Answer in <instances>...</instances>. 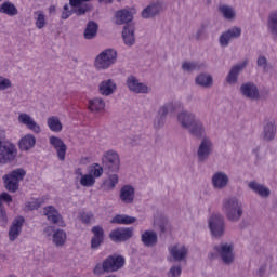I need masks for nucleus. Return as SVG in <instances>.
I'll return each mask as SVG.
<instances>
[{
  "label": "nucleus",
  "mask_w": 277,
  "mask_h": 277,
  "mask_svg": "<svg viewBox=\"0 0 277 277\" xmlns=\"http://www.w3.org/2000/svg\"><path fill=\"white\" fill-rule=\"evenodd\" d=\"M179 122H181L182 127L185 129H189L192 135L195 137H202V133H205V129H202V123L194 119V115L189 113H181L177 116Z\"/></svg>",
  "instance_id": "obj_1"
},
{
  "label": "nucleus",
  "mask_w": 277,
  "mask_h": 277,
  "mask_svg": "<svg viewBox=\"0 0 277 277\" xmlns=\"http://www.w3.org/2000/svg\"><path fill=\"white\" fill-rule=\"evenodd\" d=\"M18 156L16 144L11 141H0V164L12 163Z\"/></svg>",
  "instance_id": "obj_2"
},
{
  "label": "nucleus",
  "mask_w": 277,
  "mask_h": 277,
  "mask_svg": "<svg viewBox=\"0 0 277 277\" xmlns=\"http://www.w3.org/2000/svg\"><path fill=\"white\" fill-rule=\"evenodd\" d=\"M25 170L16 169L4 176V185L8 192H17L21 181L25 179Z\"/></svg>",
  "instance_id": "obj_3"
},
{
  "label": "nucleus",
  "mask_w": 277,
  "mask_h": 277,
  "mask_svg": "<svg viewBox=\"0 0 277 277\" xmlns=\"http://www.w3.org/2000/svg\"><path fill=\"white\" fill-rule=\"evenodd\" d=\"M224 209L227 213V220L230 222H237L241 217L243 210H241V203L236 198H230L224 202Z\"/></svg>",
  "instance_id": "obj_4"
},
{
  "label": "nucleus",
  "mask_w": 277,
  "mask_h": 277,
  "mask_svg": "<svg viewBox=\"0 0 277 277\" xmlns=\"http://www.w3.org/2000/svg\"><path fill=\"white\" fill-rule=\"evenodd\" d=\"M124 256L122 255H118V254H114V255H109L102 264V267L104 269V272H118V269H122V267H124Z\"/></svg>",
  "instance_id": "obj_5"
},
{
  "label": "nucleus",
  "mask_w": 277,
  "mask_h": 277,
  "mask_svg": "<svg viewBox=\"0 0 277 277\" xmlns=\"http://www.w3.org/2000/svg\"><path fill=\"white\" fill-rule=\"evenodd\" d=\"M118 54L115 50L108 49L103 51L95 60L96 68H109L116 62Z\"/></svg>",
  "instance_id": "obj_6"
},
{
  "label": "nucleus",
  "mask_w": 277,
  "mask_h": 277,
  "mask_svg": "<svg viewBox=\"0 0 277 277\" xmlns=\"http://www.w3.org/2000/svg\"><path fill=\"white\" fill-rule=\"evenodd\" d=\"M209 228L213 237H222L224 235V217L220 214H214L209 220Z\"/></svg>",
  "instance_id": "obj_7"
},
{
  "label": "nucleus",
  "mask_w": 277,
  "mask_h": 277,
  "mask_svg": "<svg viewBox=\"0 0 277 277\" xmlns=\"http://www.w3.org/2000/svg\"><path fill=\"white\" fill-rule=\"evenodd\" d=\"M49 142L50 145H52V147L54 148V150H56L58 160L66 161V151L68 150V147L66 146L64 141H62V138L57 136L52 135L49 137Z\"/></svg>",
  "instance_id": "obj_8"
},
{
  "label": "nucleus",
  "mask_w": 277,
  "mask_h": 277,
  "mask_svg": "<svg viewBox=\"0 0 277 277\" xmlns=\"http://www.w3.org/2000/svg\"><path fill=\"white\" fill-rule=\"evenodd\" d=\"M133 237V228H117L110 232L109 239L115 243H120L121 241H128Z\"/></svg>",
  "instance_id": "obj_9"
},
{
  "label": "nucleus",
  "mask_w": 277,
  "mask_h": 277,
  "mask_svg": "<svg viewBox=\"0 0 277 277\" xmlns=\"http://www.w3.org/2000/svg\"><path fill=\"white\" fill-rule=\"evenodd\" d=\"M43 213L52 224H56L57 226L64 227L66 223L64 222V217L60 214V211L55 209L53 206H48L43 209Z\"/></svg>",
  "instance_id": "obj_10"
},
{
  "label": "nucleus",
  "mask_w": 277,
  "mask_h": 277,
  "mask_svg": "<svg viewBox=\"0 0 277 277\" xmlns=\"http://www.w3.org/2000/svg\"><path fill=\"white\" fill-rule=\"evenodd\" d=\"M103 163L110 172H118L120 170V158L116 151H107L104 155Z\"/></svg>",
  "instance_id": "obj_11"
},
{
  "label": "nucleus",
  "mask_w": 277,
  "mask_h": 277,
  "mask_svg": "<svg viewBox=\"0 0 277 277\" xmlns=\"http://www.w3.org/2000/svg\"><path fill=\"white\" fill-rule=\"evenodd\" d=\"M219 252L222 261L227 265L235 261V255L233 254V245H222L221 247L214 248Z\"/></svg>",
  "instance_id": "obj_12"
},
{
  "label": "nucleus",
  "mask_w": 277,
  "mask_h": 277,
  "mask_svg": "<svg viewBox=\"0 0 277 277\" xmlns=\"http://www.w3.org/2000/svg\"><path fill=\"white\" fill-rule=\"evenodd\" d=\"M127 85L131 92H135L136 94H146L148 93V88L146 84L141 83L138 79L134 76H130L127 80Z\"/></svg>",
  "instance_id": "obj_13"
},
{
  "label": "nucleus",
  "mask_w": 277,
  "mask_h": 277,
  "mask_svg": "<svg viewBox=\"0 0 277 277\" xmlns=\"http://www.w3.org/2000/svg\"><path fill=\"white\" fill-rule=\"evenodd\" d=\"M88 1L91 0H69L70 8L75 10L76 16H83V14L90 12Z\"/></svg>",
  "instance_id": "obj_14"
},
{
  "label": "nucleus",
  "mask_w": 277,
  "mask_h": 277,
  "mask_svg": "<svg viewBox=\"0 0 277 277\" xmlns=\"http://www.w3.org/2000/svg\"><path fill=\"white\" fill-rule=\"evenodd\" d=\"M18 122L21 124H25V127H27V129H29L34 133H40L41 131L40 126L37 124L34 118H31V116H29L28 114H25V113L19 114Z\"/></svg>",
  "instance_id": "obj_15"
},
{
  "label": "nucleus",
  "mask_w": 277,
  "mask_h": 277,
  "mask_svg": "<svg viewBox=\"0 0 277 277\" xmlns=\"http://www.w3.org/2000/svg\"><path fill=\"white\" fill-rule=\"evenodd\" d=\"M23 224H25V219L23 216H18L13 221V224L9 230L10 241H14L21 235V230H23Z\"/></svg>",
  "instance_id": "obj_16"
},
{
  "label": "nucleus",
  "mask_w": 277,
  "mask_h": 277,
  "mask_svg": "<svg viewBox=\"0 0 277 277\" xmlns=\"http://www.w3.org/2000/svg\"><path fill=\"white\" fill-rule=\"evenodd\" d=\"M93 237L91 239V248L96 249L105 241V230L102 226H93L91 229Z\"/></svg>",
  "instance_id": "obj_17"
},
{
  "label": "nucleus",
  "mask_w": 277,
  "mask_h": 277,
  "mask_svg": "<svg viewBox=\"0 0 277 277\" xmlns=\"http://www.w3.org/2000/svg\"><path fill=\"white\" fill-rule=\"evenodd\" d=\"M239 36H241V28L234 27L227 30L220 37L221 47H228V42H230V39L239 38Z\"/></svg>",
  "instance_id": "obj_18"
},
{
  "label": "nucleus",
  "mask_w": 277,
  "mask_h": 277,
  "mask_svg": "<svg viewBox=\"0 0 277 277\" xmlns=\"http://www.w3.org/2000/svg\"><path fill=\"white\" fill-rule=\"evenodd\" d=\"M122 38H123L124 44H127L128 47H131L132 44H134L135 43V26L131 24H127L123 27Z\"/></svg>",
  "instance_id": "obj_19"
},
{
  "label": "nucleus",
  "mask_w": 277,
  "mask_h": 277,
  "mask_svg": "<svg viewBox=\"0 0 277 277\" xmlns=\"http://www.w3.org/2000/svg\"><path fill=\"white\" fill-rule=\"evenodd\" d=\"M12 202V196L8 193H2L0 195V225L5 226L8 224V214L5 212V208H3L2 202Z\"/></svg>",
  "instance_id": "obj_20"
},
{
  "label": "nucleus",
  "mask_w": 277,
  "mask_h": 277,
  "mask_svg": "<svg viewBox=\"0 0 277 277\" xmlns=\"http://www.w3.org/2000/svg\"><path fill=\"white\" fill-rule=\"evenodd\" d=\"M161 10H163V5L161 4V2H157L155 4L148 5L143 10L142 17L153 18V16H157V14L161 12Z\"/></svg>",
  "instance_id": "obj_21"
},
{
  "label": "nucleus",
  "mask_w": 277,
  "mask_h": 277,
  "mask_svg": "<svg viewBox=\"0 0 277 277\" xmlns=\"http://www.w3.org/2000/svg\"><path fill=\"white\" fill-rule=\"evenodd\" d=\"M18 146L21 150H31L36 146V136L34 134H26L19 140Z\"/></svg>",
  "instance_id": "obj_22"
},
{
  "label": "nucleus",
  "mask_w": 277,
  "mask_h": 277,
  "mask_svg": "<svg viewBox=\"0 0 277 277\" xmlns=\"http://www.w3.org/2000/svg\"><path fill=\"white\" fill-rule=\"evenodd\" d=\"M211 141L209 138H203L199 149H198V157L199 161H203L209 157V154L211 153Z\"/></svg>",
  "instance_id": "obj_23"
},
{
  "label": "nucleus",
  "mask_w": 277,
  "mask_h": 277,
  "mask_svg": "<svg viewBox=\"0 0 277 277\" xmlns=\"http://www.w3.org/2000/svg\"><path fill=\"white\" fill-rule=\"evenodd\" d=\"M248 66V60L243 61L242 64L234 66L228 76H227V83H237V77L239 76V72L243 70Z\"/></svg>",
  "instance_id": "obj_24"
},
{
  "label": "nucleus",
  "mask_w": 277,
  "mask_h": 277,
  "mask_svg": "<svg viewBox=\"0 0 277 277\" xmlns=\"http://www.w3.org/2000/svg\"><path fill=\"white\" fill-rule=\"evenodd\" d=\"M115 16L117 18L116 21L117 25H124L133 21V14L131 13V11L127 9L117 11Z\"/></svg>",
  "instance_id": "obj_25"
},
{
  "label": "nucleus",
  "mask_w": 277,
  "mask_h": 277,
  "mask_svg": "<svg viewBox=\"0 0 277 277\" xmlns=\"http://www.w3.org/2000/svg\"><path fill=\"white\" fill-rule=\"evenodd\" d=\"M135 196V188L132 186L126 185L121 188L120 198L122 202L127 205H131L133 202V198Z\"/></svg>",
  "instance_id": "obj_26"
},
{
  "label": "nucleus",
  "mask_w": 277,
  "mask_h": 277,
  "mask_svg": "<svg viewBox=\"0 0 277 277\" xmlns=\"http://www.w3.org/2000/svg\"><path fill=\"white\" fill-rule=\"evenodd\" d=\"M212 185L216 189H222L228 185V176L222 172H217L212 177Z\"/></svg>",
  "instance_id": "obj_27"
},
{
  "label": "nucleus",
  "mask_w": 277,
  "mask_h": 277,
  "mask_svg": "<svg viewBox=\"0 0 277 277\" xmlns=\"http://www.w3.org/2000/svg\"><path fill=\"white\" fill-rule=\"evenodd\" d=\"M240 90L241 94L248 98H259V89H256V85L252 83L242 84Z\"/></svg>",
  "instance_id": "obj_28"
},
{
  "label": "nucleus",
  "mask_w": 277,
  "mask_h": 277,
  "mask_svg": "<svg viewBox=\"0 0 277 277\" xmlns=\"http://www.w3.org/2000/svg\"><path fill=\"white\" fill-rule=\"evenodd\" d=\"M170 254L174 261H183V259L187 256V248H185V246L179 247V245H175L170 249Z\"/></svg>",
  "instance_id": "obj_29"
},
{
  "label": "nucleus",
  "mask_w": 277,
  "mask_h": 277,
  "mask_svg": "<svg viewBox=\"0 0 277 277\" xmlns=\"http://www.w3.org/2000/svg\"><path fill=\"white\" fill-rule=\"evenodd\" d=\"M0 14H5L6 16H16L18 14V9L14 3L10 1H4L0 5Z\"/></svg>",
  "instance_id": "obj_30"
},
{
  "label": "nucleus",
  "mask_w": 277,
  "mask_h": 277,
  "mask_svg": "<svg viewBox=\"0 0 277 277\" xmlns=\"http://www.w3.org/2000/svg\"><path fill=\"white\" fill-rule=\"evenodd\" d=\"M142 242L147 248H153V246L157 245V233L146 230L145 233L142 234Z\"/></svg>",
  "instance_id": "obj_31"
},
{
  "label": "nucleus",
  "mask_w": 277,
  "mask_h": 277,
  "mask_svg": "<svg viewBox=\"0 0 277 277\" xmlns=\"http://www.w3.org/2000/svg\"><path fill=\"white\" fill-rule=\"evenodd\" d=\"M116 90V83L111 80L103 81L100 84V94H103V96H109L110 94H114V91Z\"/></svg>",
  "instance_id": "obj_32"
},
{
  "label": "nucleus",
  "mask_w": 277,
  "mask_h": 277,
  "mask_svg": "<svg viewBox=\"0 0 277 277\" xmlns=\"http://www.w3.org/2000/svg\"><path fill=\"white\" fill-rule=\"evenodd\" d=\"M97 32H98V24H96V22L90 21L84 30L85 40H92V38L96 37Z\"/></svg>",
  "instance_id": "obj_33"
},
{
  "label": "nucleus",
  "mask_w": 277,
  "mask_h": 277,
  "mask_svg": "<svg viewBox=\"0 0 277 277\" xmlns=\"http://www.w3.org/2000/svg\"><path fill=\"white\" fill-rule=\"evenodd\" d=\"M249 187H250V189L255 192V194H259V196H262V198H267V196H269V194H271L269 188H267L256 182H250Z\"/></svg>",
  "instance_id": "obj_34"
},
{
  "label": "nucleus",
  "mask_w": 277,
  "mask_h": 277,
  "mask_svg": "<svg viewBox=\"0 0 277 277\" xmlns=\"http://www.w3.org/2000/svg\"><path fill=\"white\" fill-rule=\"evenodd\" d=\"M90 111L98 113L105 109V101L103 98H93L89 102Z\"/></svg>",
  "instance_id": "obj_35"
},
{
  "label": "nucleus",
  "mask_w": 277,
  "mask_h": 277,
  "mask_svg": "<svg viewBox=\"0 0 277 277\" xmlns=\"http://www.w3.org/2000/svg\"><path fill=\"white\" fill-rule=\"evenodd\" d=\"M35 16V25L37 27V29H44V27L47 26V15H44V12L42 11H36L34 13Z\"/></svg>",
  "instance_id": "obj_36"
},
{
  "label": "nucleus",
  "mask_w": 277,
  "mask_h": 277,
  "mask_svg": "<svg viewBox=\"0 0 277 277\" xmlns=\"http://www.w3.org/2000/svg\"><path fill=\"white\" fill-rule=\"evenodd\" d=\"M48 127L50 131H53V133H60V131H62V121H60V118L55 116L49 117Z\"/></svg>",
  "instance_id": "obj_37"
},
{
  "label": "nucleus",
  "mask_w": 277,
  "mask_h": 277,
  "mask_svg": "<svg viewBox=\"0 0 277 277\" xmlns=\"http://www.w3.org/2000/svg\"><path fill=\"white\" fill-rule=\"evenodd\" d=\"M111 224H133L135 223V217L129 215L117 214L110 221Z\"/></svg>",
  "instance_id": "obj_38"
},
{
  "label": "nucleus",
  "mask_w": 277,
  "mask_h": 277,
  "mask_svg": "<svg viewBox=\"0 0 277 277\" xmlns=\"http://www.w3.org/2000/svg\"><path fill=\"white\" fill-rule=\"evenodd\" d=\"M275 136H276V126L274 124V122L267 123L264 127V140L269 142L271 140H274Z\"/></svg>",
  "instance_id": "obj_39"
},
{
  "label": "nucleus",
  "mask_w": 277,
  "mask_h": 277,
  "mask_svg": "<svg viewBox=\"0 0 277 277\" xmlns=\"http://www.w3.org/2000/svg\"><path fill=\"white\" fill-rule=\"evenodd\" d=\"M196 83L198 85H202L203 88H209V85H212V83H213V78L211 76L201 74V75L197 76Z\"/></svg>",
  "instance_id": "obj_40"
},
{
  "label": "nucleus",
  "mask_w": 277,
  "mask_h": 277,
  "mask_svg": "<svg viewBox=\"0 0 277 277\" xmlns=\"http://www.w3.org/2000/svg\"><path fill=\"white\" fill-rule=\"evenodd\" d=\"M53 241L55 246H64L66 243V232L58 229L53 234Z\"/></svg>",
  "instance_id": "obj_41"
},
{
  "label": "nucleus",
  "mask_w": 277,
  "mask_h": 277,
  "mask_svg": "<svg viewBox=\"0 0 277 277\" xmlns=\"http://www.w3.org/2000/svg\"><path fill=\"white\" fill-rule=\"evenodd\" d=\"M116 185H118V175L116 174L110 175L108 180L104 181L103 183V187L106 189V192H111Z\"/></svg>",
  "instance_id": "obj_42"
},
{
  "label": "nucleus",
  "mask_w": 277,
  "mask_h": 277,
  "mask_svg": "<svg viewBox=\"0 0 277 277\" xmlns=\"http://www.w3.org/2000/svg\"><path fill=\"white\" fill-rule=\"evenodd\" d=\"M95 183H96V180L90 173L84 174L80 177V185L82 187H94Z\"/></svg>",
  "instance_id": "obj_43"
},
{
  "label": "nucleus",
  "mask_w": 277,
  "mask_h": 277,
  "mask_svg": "<svg viewBox=\"0 0 277 277\" xmlns=\"http://www.w3.org/2000/svg\"><path fill=\"white\" fill-rule=\"evenodd\" d=\"M89 174H91L95 181L96 179H101V176H103V167L98 163H93L89 169Z\"/></svg>",
  "instance_id": "obj_44"
},
{
  "label": "nucleus",
  "mask_w": 277,
  "mask_h": 277,
  "mask_svg": "<svg viewBox=\"0 0 277 277\" xmlns=\"http://www.w3.org/2000/svg\"><path fill=\"white\" fill-rule=\"evenodd\" d=\"M176 108L174 107V104H168L161 107L158 111V115L160 116V120L162 121L166 120V116H168V111H174Z\"/></svg>",
  "instance_id": "obj_45"
},
{
  "label": "nucleus",
  "mask_w": 277,
  "mask_h": 277,
  "mask_svg": "<svg viewBox=\"0 0 277 277\" xmlns=\"http://www.w3.org/2000/svg\"><path fill=\"white\" fill-rule=\"evenodd\" d=\"M219 10L223 13L224 18H227L228 21L235 18V11H233L230 6L221 5Z\"/></svg>",
  "instance_id": "obj_46"
},
{
  "label": "nucleus",
  "mask_w": 277,
  "mask_h": 277,
  "mask_svg": "<svg viewBox=\"0 0 277 277\" xmlns=\"http://www.w3.org/2000/svg\"><path fill=\"white\" fill-rule=\"evenodd\" d=\"M72 14H75V9L74 8L70 9V4L67 3L63 6L61 18L63 21H68V18H70Z\"/></svg>",
  "instance_id": "obj_47"
},
{
  "label": "nucleus",
  "mask_w": 277,
  "mask_h": 277,
  "mask_svg": "<svg viewBox=\"0 0 277 277\" xmlns=\"http://www.w3.org/2000/svg\"><path fill=\"white\" fill-rule=\"evenodd\" d=\"M44 203V199H35L34 201L26 203L27 211H36V209H40Z\"/></svg>",
  "instance_id": "obj_48"
},
{
  "label": "nucleus",
  "mask_w": 277,
  "mask_h": 277,
  "mask_svg": "<svg viewBox=\"0 0 277 277\" xmlns=\"http://www.w3.org/2000/svg\"><path fill=\"white\" fill-rule=\"evenodd\" d=\"M80 220L82 224H90L94 220V214L92 212H81Z\"/></svg>",
  "instance_id": "obj_49"
},
{
  "label": "nucleus",
  "mask_w": 277,
  "mask_h": 277,
  "mask_svg": "<svg viewBox=\"0 0 277 277\" xmlns=\"http://www.w3.org/2000/svg\"><path fill=\"white\" fill-rule=\"evenodd\" d=\"M201 66L198 65V63H189V62H185L182 65V69L183 70H200Z\"/></svg>",
  "instance_id": "obj_50"
},
{
  "label": "nucleus",
  "mask_w": 277,
  "mask_h": 277,
  "mask_svg": "<svg viewBox=\"0 0 277 277\" xmlns=\"http://www.w3.org/2000/svg\"><path fill=\"white\" fill-rule=\"evenodd\" d=\"M12 88V81L10 79L0 76V91Z\"/></svg>",
  "instance_id": "obj_51"
},
{
  "label": "nucleus",
  "mask_w": 277,
  "mask_h": 277,
  "mask_svg": "<svg viewBox=\"0 0 277 277\" xmlns=\"http://www.w3.org/2000/svg\"><path fill=\"white\" fill-rule=\"evenodd\" d=\"M181 266H172L170 272H169V276L170 277H179L181 276Z\"/></svg>",
  "instance_id": "obj_52"
},
{
  "label": "nucleus",
  "mask_w": 277,
  "mask_h": 277,
  "mask_svg": "<svg viewBox=\"0 0 277 277\" xmlns=\"http://www.w3.org/2000/svg\"><path fill=\"white\" fill-rule=\"evenodd\" d=\"M258 66H263V68H266V66H267V58H265V56H260L258 58Z\"/></svg>",
  "instance_id": "obj_53"
},
{
  "label": "nucleus",
  "mask_w": 277,
  "mask_h": 277,
  "mask_svg": "<svg viewBox=\"0 0 277 277\" xmlns=\"http://www.w3.org/2000/svg\"><path fill=\"white\" fill-rule=\"evenodd\" d=\"M54 232H55V227H53V226H48L44 229V233H45V235H48V237H51V235H53Z\"/></svg>",
  "instance_id": "obj_54"
},
{
  "label": "nucleus",
  "mask_w": 277,
  "mask_h": 277,
  "mask_svg": "<svg viewBox=\"0 0 277 277\" xmlns=\"http://www.w3.org/2000/svg\"><path fill=\"white\" fill-rule=\"evenodd\" d=\"M75 174H77L78 176H84L83 172H81V168H78V169L75 171Z\"/></svg>",
  "instance_id": "obj_55"
},
{
  "label": "nucleus",
  "mask_w": 277,
  "mask_h": 277,
  "mask_svg": "<svg viewBox=\"0 0 277 277\" xmlns=\"http://www.w3.org/2000/svg\"><path fill=\"white\" fill-rule=\"evenodd\" d=\"M265 269H266V266H262V267L259 269L260 276H263V274H265Z\"/></svg>",
  "instance_id": "obj_56"
},
{
  "label": "nucleus",
  "mask_w": 277,
  "mask_h": 277,
  "mask_svg": "<svg viewBox=\"0 0 277 277\" xmlns=\"http://www.w3.org/2000/svg\"><path fill=\"white\" fill-rule=\"evenodd\" d=\"M161 233H166V221H163L162 225H160Z\"/></svg>",
  "instance_id": "obj_57"
},
{
  "label": "nucleus",
  "mask_w": 277,
  "mask_h": 277,
  "mask_svg": "<svg viewBox=\"0 0 277 277\" xmlns=\"http://www.w3.org/2000/svg\"><path fill=\"white\" fill-rule=\"evenodd\" d=\"M137 140H140V136H137L136 138L133 140V142H131L132 146H135L137 144Z\"/></svg>",
  "instance_id": "obj_58"
},
{
  "label": "nucleus",
  "mask_w": 277,
  "mask_h": 277,
  "mask_svg": "<svg viewBox=\"0 0 277 277\" xmlns=\"http://www.w3.org/2000/svg\"><path fill=\"white\" fill-rule=\"evenodd\" d=\"M100 3H111L114 0H98Z\"/></svg>",
  "instance_id": "obj_59"
},
{
  "label": "nucleus",
  "mask_w": 277,
  "mask_h": 277,
  "mask_svg": "<svg viewBox=\"0 0 277 277\" xmlns=\"http://www.w3.org/2000/svg\"><path fill=\"white\" fill-rule=\"evenodd\" d=\"M161 124V121L158 122V126Z\"/></svg>",
  "instance_id": "obj_60"
},
{
  "label": "nucleus",
  "mask_w": 277,
  "mask_h": 277,
  "mask_svg": "<svg viewBox=\"0 0 277 277\" xmlns=\"http://www.w3.org/2000/svg\"><path fill=\"white\" fill-rule=\"evenodd\" d=\"M97 268L94 269V272H96Z\"/></svg>",
  "instance_id": "obj_61"
},
{
  "label": "nucleus",
  "mask_w": 277,
  "mask_h": 277,
  "mask_svg": "<svg viewBox=\"0 0 277 277\" xmlns=\"http://www.w3.org/2000/svg\"><path fill=\"white\" fill-rule=\"evenodd\" d=\"M1 1H3V0H0V3H1Z\"/></svg>",
  "instance_id": "obj_62"
}]
</instances>
